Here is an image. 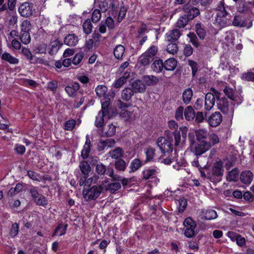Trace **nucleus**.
Here are the masks:
<instances>
[{
    "label": "nucleus",
    "instance_id": "nucleus-43",
    "mask_svg": "<svg viewBox=\"0 0 254 254\" xmlns=\"http://www.w3.org/2000/svg\"><path fill=\"white\" fill-rule=\"evenodd\" d=\"M233 24L235 26L245 27L246 23L241 16L237 15L234 18Z\"/></svg>",
    "mask_w": 254,
    "mask_h": 254
},
{
    "label": "nucleus",
    "instance_id": "nucleus-47",
    "mask_svg": "<svg viewBox=\"0 0 254 254\" xmlns=\"http://www.w3.org/2000/svg\"><path fill=\"white\" fill-rule=\"evenodd\" d=\"M126 167V163L122 159H119L115 162V167L118 170L124 171L125 170Z\"/></svg>",
    "mask_w": 254,
    "mask_h": 254
},
{
    "label": "nucleus",
    "instance_id": "nucleus-38",
    "mask_svg": "<svg viewBox=\"0 0 254 254\" xmlns=\"http://www.w3.org/2000/svg\"><path fill=\"white\" fill-rule=\"evenodd\" d=\"M190 19L186 16V14L181 16L177 21L176 23V26L177 27L181 28H184L188 24V21Z\"/></svg>",
    "mask_w": 254,
    "mask_h": 254
},
{
    "label": "nucleus",
    "instance_id": "nucleus-29",
    "mask_svg": "<svg viewBox=\"0 0 254 254\" xmlns=\"http://www.w3.org/2000/svg\"><path fill=\"white\" fill-rule=\"evenodd\" d=\"M195 112L191 106H188L184 110V116L187 121H191L195 117Z\"/></svg>",
    "mask_w": 254,
    "mask_h": 254
},
{
    "label": "nucleus",
    "instance_id": "nucleus-1",
    "mask_svg": "<svg viewBox=\"0 0 254 254\" xmlns=\"http://www.w3.org/2000/svg\"><path fill=\"white\" fill-rule=\"evenodd\" d=\"M226 7L222 1L217 7V14L215 17L214 24L219 27L226 26L230 23L231 16L226 9Z\"/></svg>",
    "mask_w": 254,
    "mask_h": 254
},
{
    "label": "nucleus",
    "instance_id": "nucleus-30",
    "mask_svg": "<svg viewBox=\"0 0 254 254\" xmlns=\"http://www.w3.org/2000/svg\"><path fill=\"white\" fill-rule=\"evenodd\" d=\"M102 110L100 111L103 112L107 114H109V107L110 105L111 100L108 96L103 97L101 100Z\"/></svg>",
    "mask_w": 254,
    "mask_h": 254
},
{
    "label": "nucleus",
    "instance_id": "nucleus-42",
    "mask_svg": "<svg viewBox=\"0 0 254 254\" xmlns=\"http://www.w3.org/2000/svg\"><path fill=\"white\" fill-rule=\"evenodd\" d=\"M123 151L120 148L110 151L109 155L113 159H117L123 156Z\"/></svg>",
    "mask_w": 254,
    "mask_h": 254
},
{
    "label": "nucleus",
    "instance_id": "nucleus-31",
    "mask_svg": "<svg viewBox=\"0 0 254 254\" xmlns=\"http://www.w3.org/2000/svg\"><path fill=\"white\" fill-rule=\"evenodd\" d=\"M195 135L197 141H202L207 138L209 133L205 129H199L195 131Z\"/></svg>",
    "mask_w": 254,
    "mask_h": 254
},
{
    "label": "nucleus",
    "instance_id": "nucleus-5",
    "mask_svg": "<svg viewBox=\"0 0 254 254\" xmlns=\"http://www.w3.org/2000/svg\"><path fill=\"white\" fill-rule=\"evenodd\" d=\"M211 147L210 143L207 142L204 140L198 141V143L194 145L192 144V151L197 155H201L204 153Z\"/></svg>",
    "mask_w": 254,
    "mask_h": 254
},
{
    "label": "nucleus",
    "instance_id": "nucleus-51",
    "mask_svg": "<svg viewBox=\"0 0 254 254\" xmlns=\"http://www.w3.org/2000/svg\"><path fill=\"white\" fill-rule=\"evenodd\" d=\"M166 50L168 53L174 55L178 51V46L175 43H170L168 45Z\"/></svg>",
    "mask_w": 254,
    "mask_h": 254
},
{
    "label": "nucleus",
    "instance_id": "nucleus-11",
    "mask_svg": "<svg viewBox=\"0 0 254 254\" xmlns=\"http://www.w3.org/2000/svg\"><path fill=\"white\" fill-rule=\"evenodd\" d=\"M199 217L202 219L210 220L216 219L218 215L217 212L211 209H203L199 211Z\"/></svg>",
    "mask_w": 254,
    "mask_h": 254
},
{
    "label": "nucleus",
    "instance_id": "nucleus-37",
    "mask_svg": "<svg viewBox=\"0 0 254 254\" xmlns=\"http://www.w3.org/2000/svg\"><path fill=\"white\" fill-rule=\"evenodd\" d=\"M192 90L191 88H189L186 89L183 94V99L184 102L188 104L190 101L192 96Z\"/></svg>",
    "mask_w": 254,
    "mask_h": 254
},
{
    "label": "nucleus",
    "instance_id": "nucleus-28",
    "mask_svg": "<svg viewBox=\"0 0 254 254\" xmlns=\"http://www.w3.org/2000/svg\"><path fill=\"white\" fill-rule=\"evenodd\" d=\"M195 32L201 39H203L206 36V30L204 26L201 23H197L195 25Z\"/></svg>",
    "mask_w": 254,
    "mask_h": 254
},
{
    "label": "nucleus",
    "instance_id": "nucleus-6",
    "mask_svg": "<svg viewBox=\"0 0 254 254\" xmlns=\"http://www.w3.org/2000/svg\"><path fill=\"white\" fill-rule=\"evenodd\" d=\"M156 144L163 153H169L173 151V144L171 140L165 137H159Z\"/></svg>",
    "mask_w": 254,
    "mask_h": 254
},
{
    "label": "nucleus",
    "instance_id": "nucleus-7",
    "mask_svg": "<svg viewBox=\"0 0 254 254\" xmlns=\"http://www.w3.org/2000/svg\"><path fill=\"white\" fill-rule=\"evenodd\" d=\"M29 192L32 197L34 202L39 205L45 206L47 204V200L46 197L39 193L37 189L35 187H31L29 190Z\"/></svg>",
    "mask_w": 254,
    "mask_h": 254
},
{
    "label": "nucleus",
    "instance_id": "nucleus-50",
    "mask_svg": "<svg viewBox=\"0 0 254 254\" xmlns=\"http://www.w3.org/2000/svg\"><path fill=\"white\" fill-rule=\"evenodd\" d=\"M83 57V53H80L76 54L71 60L72 64L75 65H78L82 61Z\"/></svg>",
    "mask_w": 254,
    "mask_h": 254
},
{
    "label": "nucleus",
    "instance_id": "nucleus-13",
    "mask_svg": "<svg viewBox=\"0 0 254 254\" xmlns=\"http://www.w3.org/2000/svg\"><path fill=\"white\" fill-rule=\"evenodd\" d=\"M182 35L180 30L174 29L169 31L165 35V40L168 42H173L177 40Z\"/></svg>",
    "mask_w": 254,
    "mask_h": 254
},
{
    "label": "nucleus",
    "instance_id": "nucleus-10",
    "mask_svg": "<svg viewBox=\"0 0 254 254\" xmlns=\"http://www.w3.org/2000/svg\"><path fill=\"white\" fill-rule=\"evenodd\" d=\"M33 7L32 3L24 2L20 5L18 11L22 16L29 17L33 14Z\"/></svg>",
    "mask_w": 254,
    "mask_h": 254
},
{
    "label": "nucleus",
    "instance_id": "nucleus-18",
    "mask_svg": "<svg viewBox=\"0 0 254 254\" xmlns=\"http://www.w3.org/2000/svg\"><path fill=\"white\" fill-rule=\"evenodd\" d=\"M78 42V38L74 34H69L64 39V43L68 46H74Z\"/></svg>",
    "mask_w": 254,
    "mask_h": 254
},
{
    "label": "nucleus",
    "instance_id": "nucleus-45",
    "mask_svg": "<svg viewBox=\"0 0 254 254\" xmlns=\"http://www.w3.org/2000/svg\"><path fill=\"white\" fill-rule=\"evenodd\" d=\"M20 39L21 42L25 44H28L30 42L31 38L29 32H21L20 35Z\"/></svg>",
    "mask_w": 254,
    "mask_h": 254
},
{
    "label": "nucleus",
    "instance_id": "nucleus-24",
    "mask_svg": "<svg viewBox=\"0 0 254 254\" xmlns=\"http://www.w3.org/2000/svg\"><path fill=\"white\" fill-rule=\"evenodd\" d=\"M152 70L157 73H160L162 71L164 67V63L162 60H156L154 61L151 65Z\"/></svg>",
    "mask_w": 254,
    "mask_h": 254
},
{
    "label": "nucleus",
    "instance_id": "nucleus-58",
    "mask_svg": "<svg viewBox=\"0 0 254 254\" xmlns=\"http://www.w3.org/2000/svg\"><path fill=\"white\" fill-rule=\"evenodd\" d=\"M173 135L175 139V145L178 147L181 144V136L179 131H175L173 132Z\"/></svg>",
    "mask_w": 254,
    "mask_h": 254
},
{
    "label": "nucleus",
    "instance_id": "nucleus-20",
    "mask_svg": "<svg viewBox=\"0 0 254 254\" xmlns=\"http://www.w3.org/2000/svg\"><path fill=\"white\" fill-rule=\"evenodd\" d=\"M132 88L135 92L143 93L145 91L146 86L143 81L135 80L132 84Z\"/></svg>",
    "mask_w": 254,
    "mask_h": 254
},
{
    "label": "nucleus",
    "instance_id": "nucleus-9",
    "mask_svg": "<svg viewBox=\"0 0 254 254\" xmlns=\"http://www.w3.org/2000/svg\"><path fill=\"white\" fill-rule=\"evenodd\" d=\"M213 93H208L205 95V108L209 111L215 104V97L218 99L219 93L216 90H213Z\"/></svg>",
    "mask_w": 254,
    "mask_h": 254
},
{
    "label": "nucleus",
    "instance_id": "nucleus-52",
    "mask_svg": "<svg viewBox=\"0 0 254 254\" xmlns=\"http://www.w3.org/2000/svg\"><path fill=\"white\" fill-rule=\"evenodd\" d=\"M99 8H100V11L105 12L109 8H110L109 1H107V0L101 1L99 3Z\"/></svg>",
    "mask_w": 254,
    "mask_h": 254
},
{
    "label": "nucleus",
    "instance_id": "nucleus-61",
    "mask_svg": "<svg viewBox=\"0 0 254 254\" xmlns=\"http://www.w3.org/2000/svg\"><path fill=\"white\" fill-rule=\"evenodd\" d=\"M183 113H184L183 107L180 106L178 107L176 111L175 118L179 121L183 119Z\"/></svg>",
    "mask_w": 254,
    "mask_h": 254
},
{
    "label": "nucleus",
    "instance_id": "nucleus-46",
    "mask_svg": "<svg viewBox=\"0 0 254 254\" xmlns=\"http://www.w3.org/2000/svg\"><path fill=\"white\" fill-rule=\"evenodd\" d=\"M142 166V163L138 159H134L130 163V168L132 172L137 171Z\"/></svg>",
    "mask_w": 254,
    "mask_h": 254
},
{
    "label": "nucleus",
    "instance_id": "nucleus-12",
    "mask_svg": "<svg viewBox=\"0 0 254 254\" xmlns=\"http://www.w3.org/2000/svg\"><path fill=\"white\" fill-rule=\"evenodd\" d=\"M222 121L221 114L218 112L213 113L207 119L209 125L212 127H216L219 126Z\"/></svg>",
    "mask_w": 254,
    "mask_h": 254
},
{
    "label": "nucleus",
    "instance_id": "nucleus-33",
    "mask_svg": "<svg viewBox=\"0 0 254 254\" xmlns=\"http://www.w3.org/2000/svg\"><path fill=\"white\" fill-rule=\"evenodd\" d=\"M107 87L103 85H98L95 88V92L99 97H104L107 95Z\"/></svg>",
    "mask_w": 254,
    "mask_h": 254
},
{
    "label": "nucleus",
    "instance_id": "nucleus-60",
    "mask_svg": "<svg viewBox=\"0 0 254 254\" xmlns=\"http://www.w3.org/2000/svg\"><path fill=\"white\" fill-rule=\"evenodd\" d=\"M157 51V47L155 46H152L145 53L147 54V55L152 59L156 54Z\"/></svg>",
    "mask_w": 254,
    "mask_h": 254
},
{
    "label": "nucleus",
    "instance_id": "nucleus-48",
    "mask_svg": "<svg viewBox=\"0 0 254 254\" xmlns=\"http://www.w3.org/2000/svg\"><path fill=\"white\" fill-rule=\"evenodd\" d=\"M28 176L32 180L40 182L42 180V176L38 173L33 171H28L27 172Z\"/></svg>",
    "mask_w": 254,
    "mask_h": 254
},
{
    "label": "nucleus",
    "instance_id": "nucleus-53",
    "mask_svg": "<svg viewBox=\"0 0 254 254\" xmlns=\"http://www.w3.org/2000/svg\"><path fill=\"white\" fill-rule=\"evenodd\" d=\"M101 17V11L99 9H96L92 12V20L93 22L99 21Z\"/></svg>",
    "mask_w": 254,
    "mask_h": 254
},
{
    "label": "nucleus",
    "instance_id": "nucleus-44",
    "mask_svg": "<svg viewBox=\"0 0 254 254\" xmlns=\"http://www.w3.org/2000/svg\"><path fill=\"white\" fill-rule=\"evenodd\" d=\"M200 13L199 10L196 7H192L188 11L186 16L190 20H191Z\"/></svg>",
    "mask_w": 254,
    "mask_h": 254
},
{
    "label": "nucleus",
    "instance_id": "nucleus-34",
    "mask_svg": "<svg viewBox=\"0 0 254 254\" xmlns=\"http://www.w3.org/2000/svg\"><path fill=\"white\" fill-rule=\"evenodd\" d=\"M108 114L100 111L96 118L95 122L96 127H101L104 124V117L108 116Z\"/></svg>",
    "mask_w": 254,
    "mask_h": 254
},
{
    "label": "nucleus",
    "instance_id": "nucleus-14",
    "mask_svg": "<svg viewBox=\"0 0 254 254\" xmlns=\"http://www.w3.org/2000/svg\"><path fill=\"white\" fill-rule=\"evenodd\" d=\"M160 172V170L157 167L150 168L144 169L142 171L143 179L148 180L157 176Z\"/></svg>",
    "mask_w": 254,
    "mask_h": 254
},
{
    "label": "nucleus",
    "instance_id": "nucleus-62",
    "mask_svg": "<svg viewBox=\"0 0 254 254\" xmlns=\"http://www.w3.org/2000/svg\"><path fill=\"white\" fill-rule=\"evenodd\" d=\"M237 244L240 247H243L246 245V239L240 235H237L236 237Z\"/></svg>",
    "mask_w": 254,
    "mask_h": 254
},
{
    "label": "nucleus",
    "instance_id": "nucleus-26",
    "mask_svg": "<svg viewBox=\"0 0 254 254\" xmlns=\"http://www.w3.org/2000/svg\"><path fill=\"white\" fill-rule=\"evenodd\" d=\"M125 51V47L122 45H117L114 50V55L117 59H122Z\"/></svg>",
    "mask_w": 254,
    "mask_h": 254
},
{
    "label": "nucleus",
    "instance_id": "nucleus-16",
    "mask_svg": "<svg viewBox=\"0 0 254 254\" xmlns=\"http://www.w3.org/2000/svg\"><path fill=\"white\" fill-rule=\"evenodd\" d=\"M115 143V141L113 139H107L105 140H101L98 144V149L99 151L107 149L114 146Z\"/></svg>",
    "mask_w": 254,
    "mask_h": 254
},
{
    "label": "nucleus",
    "instance_id": "nucleus-17",
    "mask_svg": "<svg viewBox=\"0 0 254 254\" xmlns=\"http://www.w3.org/2000/svg\"><path fill=\"white\" fill-rule=\"evenodd\" d=\"M142 81L146 86H153L156 84L158 81V78L154 75H145L142 78Z\"/></svg>",
    "mask_w": 254,
    "mask_h": 254
},
{
    "label": "nucleus",
    "instance_id": "nucleus-4",
    "mask_svg": "<svg viewBox=\"0 0 254 254\" xmlns=\"http://www.w3.org/2000/svg\"><path fill=\"white\" fill-rule=\"evenodd\" d=\"M184 225L186 237L190 238L196 234V225L191 218H187L184 222Z\"/></svg>",
    "mask_w": 254,
    "mask_h": 254
},
{
    "label": "nucleus",
    "instance_id": "nucleus-27",
    "mask_svg": "<svg viewBox=\"0 0 254 254\" xmlns=\"http://www.w3.org/2000/svg\"><path fill=\"white\" fill-rule=\"evenodd\" d=\"M2 60L5 61L10 64H17L19 63L18 59L13 57L8 53H4L1 55Z\"/></svg>",
    "mask_w": 254,
    "mask_h": 254
},
{
    "label": "nucleus",
    "instance_id": "nucleus-49",
    "mask_svg": "<svg viewBox=\"0 0 254 254\" xmlns=\"http://www.w3.org/2000/svg\"><path fill=\"white\" fill-rule=\"evenodd\" d=\"M145 154L147 161L152 160L155 156V149L151 147L147 148L145 151Z\"/></svg>",
    "mask_w": 254,
    "mask_h": 254
},
{
    "label": "nucleus",
    "instance_id": "nucleus-32",
    "mask_svg": "<svg viewBox=\"0 0 254 254\" xmlns=\"http://www.w3.org/2000/svg\"><path fill=\"white\" fill-rule=\"evenodd\" d=\"M239 176V171L238 169L234 168L229 171L227 175L226 179L230 182H236Z\"/></svg>",
    "mask_w": 254,
    "mask_h": 254
},
{
    "label": "nucleus",
    "instance_id": "nucleus-3",
    "mask_svg": "<svg viewBox=\"0 0 254 254\" xmlns=\"http://www.w3.org/2000/svg\"><path fill=\"white\" fill-rule=\"evenodd\" d=\"M217 106L218 109L229 119L233 116L234 107L232 104H229L227 99L222 98L218 100Z\"/></svg>",
    "mask_w": 254,
    "mask_h": 254
},
{
    "label": "nucleus",
    "instance_id": "nucleus-8",
    "mask_svg": "<svg viewBox=\"0 0 254 254\" xmlns=\"http://www.w3.org/2000/svg\"><path fill=\"white\" fill-rule=\"evenodd\" d=\"M223 91L225 94L234 102V104L239 105L242 103V97L238 92H234L233 88L225 86Z\"/></svg>",
    "mask_w": 254,
    "mask_h": 254
},
{
    "label": "nucleus",
    "instance_id": "nucleus-35",
    "mask_svg": "<svg viewBox=\"0 0 254 254\" xmlns=\"http://www.w3.org/2000/svg\"><path fill=\"white\" fill-rule=\"evenodd\" d=\"M133 94L132 90L130 88H126L122 92V99L125 101H129Z\"/></svg>",
    "mask_w": 254,
    "mask_h": 254
},
{
    "label": "nucleus",
    "instance_id": "nucleus-21",
    "mask_svg": "<svg viewBox=\"0 0 254 254\" xmlns=\"http://www.w3.org/2000/svg\"><path fill=\"white\" fill-rule=\"evenodd\" d=\"M79 88V84L77 82H74L71 85L66 86L65 88V91L68 96H74Z\"/></svg>",
    "mask_w": 254,
    "mask_h": 254
},
{
    "label": "nucleus",
    "instance_id": "nucleus-36",
    "mask_svg": "<svg viewBox=\"0 0 254 254\" xmlns=\"http://www.w3.org/2000/svg\"><path fill=\"white\" fill-rule=\"evenodd\" d=\"M62 45L58 40L52 41L50 44V49L49 52L50 55H54L59 51Z\"/></svg>",
    "mask_w": 254,
    "mask_h": 254
},
{
    "label": "nucleus",
    "instance_id": "nucleus-57",
    "mask_svg": "<svg viewBox=\"0 0 254 254\" xmlns=\"http://www.w3.org/2000/svg\"><path fill=\"white\" fill-rule=\"evenodd\" d=\"M173 168L176 170L182 169L185 167V161L184 160H181L180 161L176 160L175 163L173 165Z\"/></svg>",
    "mask_w": 254,
    "mask_h": 254
},
{
    "label": "nucleus",
    "instance_id": "nucleus-23",
    "mask_svg": "<svg viewBox=\"0 0 254 254\" xmlns=\"http://www.w3.org/2000/svg\"><path fill=\"white\" fill-rule=\"evenodd\" d=\"M177 64V61L174 58H169L164 63V67L167 70H173Z\"/></svg>",
    "mask_w": 254,
    "mask_h": 254
},
{
    "label": "nucleus",
    "instance_id": "nucleus-25",
    "mask_svg": "<svg viewBox=\"0 0 254 254\" xmlns=\"http://www.w3.org/2000/svg\"><path fill=\"white\" fill-rule=\"evenodd\" d=\"M222 163L221 161L217 162L214 164L212 169V173L216 176H221L223 175Z\"/></svg>",
    "mask_w": 254,
    "mask_h": 254
},
{
    "label": "nucleus",
    "instance_id": "nucleus-39",
    "mask_svg": "<svg viewBox=\"0 0 254 254\" xmlns=\"http://www.w3.org/2000/svg\"><path fill=\"white\" fill-rule=\"evenodd\" d=\"M79 168L82 173L85 175H88L91 170V167L86 161H82L79 165Z\"/></svg>",
    "mask_w": 254,
    "mask_h": 254
},
{
    "label": "nucleus",
    "instance_id": "nucleus-59",
    "mask_svg": "<svg viewBox=\"0 0 254 254\" xmlns=\"http://www.w3.org/2000/svg\"><path fill=\"white\" fill-rule=\"evenodd\" d=\"M19 231V227L17 223H14L11 228L9 235L11 237H14L16 236Z\"/></svg>",
    "mask_w": 254,
    "mask_h": 254
},
{
    "label": "nucleus",
    "instance_id": "nucleus-41",
    "mask_svg": "<svg viewBox=\"0 0 254 254\" xmlns=\"http://www.w3.org/2000/svg\"><path fill=\"white\" fill-rule=\"evenodd\" d=\"M82 27L86 34L88 35L91 33L93 26L90 19H86L83 23Z\"/></svg>",
    "mask_w": 254,
    "mask_h": 254
},
{
    "label": "nucleus",
    "instance_id": "nucleus-63",
    "mask_svg": "<svg viewBox=\"0 0 254 254\" xmlns=\"http://www.w3.org/2000/svg\"><path fill=\"white\" fill-rule=\"evenodd\" d=\"M189 65L191 67L192 70V74L194 76L197 71L198 65L196 62L190 60L189 61Z\"/></svg>",
    "mask_w": 254,
    "mask_h": 254
},
{
    "label": "nucleus",
    "instance_id": "nucleus-22",
    "mask_svg": "<svg viewBox=\"0 0 254 254\" xmlns=\"http://www.w3.org/2000/svg\"><path fill=\"white\" fill-rule=\"evenodd\" d=\"M67 228V224H64L63 223H59L55 229L53 236L56 235L61 236L64 235L66 233Z\"/></svg>",
    "mask_w": 254,
    "mask_h": 254
},
{
    "label": "nucleus",
    "instance_id": "nucleus-15",
    "mask_svg": "<svg viewBox=\"0 0 254 254\" xmlns=\"http://www.w3.org/2000/svg\"><path fill=\"white\" fill-rule=\"evenodd\" d=\"M254 178L253 173L249 170L243 171L240 175V180L244 184L250 185Z\"/></svg>",
    "mask_w": 254,
    "mask_h": 254
},
{
    "label": "nucleus",
    "instance_id": "nucleus-54",
    "mask_svg": "<svg viewBox=\"0 0 254 254\" xmlns=\"http://www.w3.org/2000/svg\"><path fill=\"white\" fill-rule=\"evenodd\" d=\"M21 32H29L31 27V23L29 21L27 20H24L21 24Z\"/></svg>",
    "mask_w": 254,
    "mask_h": 254
},
{
    "label": "nucleus",
    "instance_id": "nucleus-19",
    "mask_svg": "<svg viewBox=\"0 0 254 254\" xmlns=\"http://www.w3.org/2000/svg\"><path fill=\"white\" fill-rule=\"evenodd\" d=\"M91 141L88 135L86 136V141L83 148L81 151V155L83 159H86L90 151Z\"/></svg>",
    "mask_w": 254,
    "mask_h": 254
},
{
    "label": "nucleus",
    "instance_id": "nucleus-2",
    "mask_svg": "<svg viewBox=\"0 0 254 254\" xmlns=\"http://www.w3.org/2000/svg\"><path fill=\"white\" fill-rule=\"evenodd\" d=\"M102 190L100 186H94L90 189L84 188L82 191L83 198L87 201L95 200L100 195Z\"/></svg>",
    "mask_w": 254,
    "mask_h": 254
},
{
    "label": "nucleus",
    "instance_id": "nucleus-55",
    "mask_svg": "<svg viewBox=\"0 0 254 254\" xmlns=\"http://www.w3.org/2000/svg\"><path fill=\"white\" fill-rule=\"evenodd\" d=\"M75 121L69 120L66 121L64 124V129L67 130H72L75 127Z\"/></svg>",
    "mask_w": 254,
    "mask_h": 254
},
{
    "label": "nucleus",
    "instance_id": "nucleus-40",
    "mask_svg": "<svg viewBox=\"0 0 254 254\" xmlns=\"http://www.w3.org/2000/svg\"><path fill=\"white\" fill-rule=\"evenodd\" d=\"M151 60L152 59L144 53L139 58L138 63L143 66H146L149 64Z\"/></svg>",
    "mask_w": 254,
    "mask_h": 254
},
{
    "label": "nucleus",
    "instance_id": "nucleus-56",
    "mask_svg": "<svg viewBox=\"0 0 254 254\" xmlns=\"http://www.w3.org/2000/svg\"><path fill=\"white\" fill-rule=\"evenodd\" d=\"M108 129L105 132V135L107 136H112L116 133V126L113 124H110L108 126Z\"/></svg>",
    "mask_w": 254,
    "mask_h": 254
},
{
    "label": "nucleus",
    "instance_id": "nucleus-64",
    "mask_svg": "<svg viewBox=\"0 0 254 254\" xmlns=\"http://www.w3.org/2000/svg\"><path fill=\"white\" fill-rule=\"evenodd\" d=\"M211 146L218 143L219 142V138L217 135L215 133H211L209 137Z\"/></svg>",
    "mask_w": 254,
    "mask_h": 254
}]
</instances>
